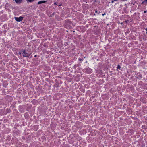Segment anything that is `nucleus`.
I'll use <instances>...</instances> for the list:
<instances>
[{"label":"nucleus","mask_w":147,"mask_h":147,"mask_svg":"<svg viewBox=\"0 0 147 147\" xmlns=\"http://www.w3.org/2000/svg\"><path fill=\"white\" fill-rule=\"evenodd\" d=\"M14 18L16 21L18 22H20L22 20L23 17L20 16L19 17H15Z\"/></svg>","instance_id":"f257e3e1"},{"label":"nucleus","mask_w":147,"mask_h":147,"mask_svg":"<svg viewBox=\"0 0 147 147\" xmlns=\"http://www.w3.org/2000/svg\"><path fill=\"white\" fill-rule=\"evenodd\" d=\"M23 56L25 57H28L30 55L26 53L25 50L23 51Z\"/></svg>","instance_id":"f03ea898"},{"label":"nucleus","mask_w":147,"mask_h":147,"mask_svg":"<svg viewBox=\"0 0 147 147\" xmlns=\"http://www.w3.org/2000/svg\"><path fill=\"white\" fill-rule=\"evenodd\" d=\"M46 2V1H40L38 2V4H42V3H45Z\"/></svg>","instance_id":"7ed1b4c3"},{"label":"nucleus","mask_w":147,"mask_h":147,"mask_svg":"<svg viewBox=\"0 0 147 147\" xmlns=\"http://www.w3.org/2000/svg\"><path fill=\"white\" fill-rule=\"evenodd\" d=\"M15 1L17 3H20L22 1V0H15Z\"/></svg>","instance_id":"20e7f679"},{"label":"nucleus","mask_w":147,"mask_h":147,"mask_svg":"<svg viewBox=\"0 0 147 147\" xmlns=\"http://www.w3.org/2000/svg\"><path fill=\"white\" fill-rule=\"evenodd\" d=\"M26 0L27 2L31 3V2H33L34 1V0Z\"/></svg>","instance_id":"39448f33"},{"label":"nucleus","mask_w":147,"mask_h":147,"mask_svg":"<svg viewBox=\"0 0 147 147\" xmlns=\"http://www.w3.org/2000/svg\"><path fill=\"white\" fill-rule=\"evenodd\" d=\"M117 68L118 69H120V67L119 65H118L117 67Z\"/></svg>","instance_id":"423d86ee"},{"label":"nucleus","mask_w":147,"mask_h":147,"mask_svg":"<svg viewBox=\"0 0 147 147\" xmlns=\"http://www.w3.org/2000/svg\"><path fill=\"white\" fill-rule=\"evenodd\" d=\"M146 33L147 34V28L146 29Z\"/></svg>","instance_id":"0eeeda50"},{"label":"nucleus","mask_w":147,"mask_h":147,"mask_svg":"<svg viewBox=\"0 0 147 147\" xmlns=\"http://www.w3.org/2000/svg\"><path fill=\"white\" fill-rule=\"evenodd\" d=\"M114 1H117L118 0H113Z\"/></svg>","instance_id":"6e6552de"},{"label":"nucleus","mask_w":147,"mask_h":147,"mask_svg":"<svg viewBox=\"0 0 147 147\" xmlns=\"http://www.w3.org/2000/svg\"><path fill=\"white\" fill-rule=\"evenodd\" d=\"M146 12V11H144V13H145Z\"/></svg>","instance_id":"1a4fd4ad"},{"label":"nucleus","mask_w":147,"mask_h":147,"mask_svg":"<svg viewBox=\"0 0 147 147\" xmlns=\"http://www.w3.org/2000/svg\"><path fill=\"white\" fill-rule=\"evenodd\" d=\"M113 1H112V3H113Z\"/></svg>","instance_id":"9d476101"},{"label":"nucleus","mask_w":147,"mask_h":147,"mask_svg":"<svg viewBox=\"0 0 147 147\" xmlns=\"http://www.w3.org/2000/svg\"><path fill=\"white\" fill-rule=\"evenodd\" d=\"M121 24H122V23H121Z\"/></svg>","instance_id":"9b49d317"},{"label":"nucleus","mask_w":147,"mask_h":147,"mask_svg":"<svg viewBox=\"0 0 147 147\" xmlns=\"http://www.w3.org/2000/svg\"><path fill=\"white\" fill-rule=\"evenodd\" d=\"M55 4H56V3H55Z\"/></svg>","instance_id":"f8f14e48"}]
</instances>
